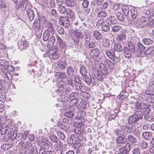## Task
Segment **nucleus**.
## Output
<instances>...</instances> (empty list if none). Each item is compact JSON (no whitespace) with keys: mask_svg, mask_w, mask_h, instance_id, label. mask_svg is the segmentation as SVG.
Returning a JSON list of instances; mask_svg holds the SVG:
<instances>
[{"mask_svg":"<svg viewBox=\"0 0 154 154\" xmlns=\"http://www.w3.org/2000/svg\"><path fill=\"white\" fill-rule=\"evenodd\" d=\"M71 36L75 42V47L78 49L82 48L83 45L82 41H79V39H82L84 35L82 33L81 30L75 29L71 34Z\"/></svg>","mask_w":154,"mask_h":154,"instance_id":"obj_1","label":"nucleus"},{"mask_svg":"<svg viewBox=\"0 0 154 154\" xmlns=\"http://www.w3.org/2000/svg\"><path fill=\"white\" fill-rule=\"evenodd\" d=\"M121 129L124 132L133 133L137 137H139L141 134V132L138 130H136L135 126L132 125H126L125 126H121Z\"/></svg>","mask_w":154,"mask_h":154,"instance_id":"obj_2","label":"nucleus"},{"mask_svg":"<svg viewBox=\"0 0 154 154\" xmlns=\"http://www.w3.org/2000/svg\"><path fill=\"white\" fill-rule=\"evenodd\" d=\"M42 142H39L38 143L39 149L48 150L49 148V146H51L52 145V143L48 138H45L44 137H42Z\"/></svg>","mask_w":154,"mask_h":154,"instance_id":"obj_3","label":"nucleus"},{"mask_svg":"<svg viewBox=\"0 0 154 154\" xmlns=\"http://www.w3.org/2000/svg\"><path fill=\"white\" fill-rule=\"evenodd\" d=\"M80 79L78 75L75 76V78L74 79V86L77 91H81V92L83 90L82 89L84 87V85L80 82Z\"/></svg>","mask_w":154,"mask_h":154,"instance_id":"obj_4","label":"nucleus"},{"mask_svg":"<svg viewBox=\"0 0 154 154\" xmlns=\"http://www.w3.org/2000/svg\"><path fill=\"white\" fill-rule=\"evenodd\" d=\"M69 95L70 104L72 106L77 104L79 102V93L76 92H73Z\"/></svg>","mask_w":154,"mask_h":154,"instance_id":"obj_5","label":"nucleus"},{"mask_svg":"<svg viewBox=\"0 0 154 154\" xmlns=\"http://www.w3.org/2000/svg\"><path fill=\"white\" fill-rule=\"evenodd\" d=\"M100 51L97 48H95L91 50L90 52V57L93 58L95 61L98 62L99 60V55Z\"/></svg>","mask_w":154,"mask_h":154,"instance_id":"obj_6","label":"nucleus"},{"mask_svg":"<svg viewBox=\"0 0 154 154\" xmlns=\"http://www.w3.org/2000/svg\"><path fill=\"white\" fill-rule=\"evenodd\" d=\"M142 119V116L139 117L137 114L133 115L129 117L128 120V123L127 125H132L135 126L138 121L140 119Z\"/></svg>","mask_w":154,"mask_h":154,"instance_id":"obj_7","label":"nucleus"},{"mask_svg":"<svg viewBox=\"0 0 154 154\" xmlns=\"http://www.w3.org/2000/svg\"><path fill=\"white\" fill-rule=\"evenodd\" d=\"M150 106V104L148 103H144L137 102L135 107L138 110L146 109V111L149 110V108Z\"/></svg>","mask_w":154,"mask_h":154,"instance_id":"obj_8","label":"nucleus"},{"mask_svg":"<svg viewBox=\"0 0 154 154\" xmlns=\"http://www.w3.org/2000/svg\"><path fill=\"white\" fill-rule=\"evenodd\" d=\"M17 45L19 48L22 50L28 48L29 46V42L24 37H23L21 40L19 41Z\"/></svg>","mask_w":154,"mask_h":154,"instance_id":"obj_9","label":"nucleus"},{"mask_svg":"<svg viewBox=\"0 0 154 154\" xmlns=\"http://www.w3.org/2000/svg\"><path fill=\"white\" fill-rule=\"evenodd\" d=\"M95 11L97 13V16L100 18H103L106 17L107 16V13L104 9L100 7H97L96 8Z\"/></svg>","mask_w":154,"mask_h":154,"instance_id":"obj_10","label":"nucleus"},{"mask_svg":"<svg viewBox=\"0 0 154 154\" xmlns=\"http://www.w3.org/2000/svg\"><path fill=\"white\" fill-rule=\"evenodd\" d=\"M138 39L139 38L138 37H133L132 38L131 41H130L128 43V46L129 50L132 54L134 53L136 51L135 48V44H136V42H134L133 40H138Z\"/></svg>","mask_w":154,"mask_h":154,"instance_id":"obj_11","label":"nucleus"},{"mask_svg":"<svg viewBox=\"0 0 154 154\" xmlns=\"http://www.w3.org/2000/svg\"><path fill=\"white\" fill-rule=\"evenodd\" d=\"M85 121V119H74V121L75 123V126L79 128H85L86 126L84 123Z\"/></svg>","mask_w":154,"mask_h":154,"instance_id":"obj_12","label":"nucleus"},{"mask_svg":"<svg viewBox=\"0 0 154 154\" xmlns=\"http://www.w3.org/2000/svg\"><path fill=\"white\" fill-rule=\"evenodd\" d=\"M127 132H124L123 133V136L128 141L132 143H135L137 142L136 139L133 135L126 133Z\"/></svg>","mask_w":154,"mask_h":154,"instance_id":"obj_13","label":"nucleus"},{"mask_svg":"<svg viewBox=\"0 0 154 154\" xmlns=\"http://www.w3.org/2000/svg\"><path fill=\"white\" fill-rule=\"evenodd\" d=\"M57 43L60 48L65 50L66 45L64 41H63L58 35H56Z\"/></svg>","mask_w":154,"mask_h":154,"instance_id":"obj_14","label":"nucleus"},{"mask_svg":"<svg viewBox=\"0 0 154 154\" xmlns=\"http://www.w3.org/2000/svg\"><path fill=\"white\" fill-rule=\"evenodd\" d=\"M92 33V37L98 41H100L102 39L103 36L98 31L94 30L93 31Z\"/></svg>","mask_w":154,"mask_h":154,"instance_id":"obj_15","label":"nucleus"},{"mask_svg":"<svg viewBox=\"0 0 154 154\" xmlns=\"http://www.w3.org/2000/svg\"><path fill=\"white\" fill-rule=\"evenodd\" d=\"M66 74L67 76L69 77L74 78L76 75H75V71L74 68L72 66H69L66 68Z\"/></svg>","mask_w":154,"mask_h":154,"instance_id":"obj_16","label":"nucleus"},{"mask_svg":"<svg viewBox=\"0 0 154 154\" xmlns=\"http://www.w3.org/2000/svg\"><path fill=\"white\" fill-rule=\"evenodd\" d=\"M1 74L2 77L4 79V81L5 82H7L9 80H11L12 79V76L8 71L1 72Z\"/></svg>","mask_w":154,"mask_h":154,"instance_id":"obj_17","label":"nucleus"},{"mask_svg":"<svg viewBox=\"0 0 154 154\" xmlns=\"http://www.w3.org/2000/svg\"><path fill=\"white\" fill-rule=\"evenodd\" d=\"M75 109L73 106H70L68 109H66V111L64 113L65 116L67 117L71 118L73 117L74 115V111Z\"/></svg>","mask_w":154,"mask_h":154,"instance_id":"obj_18","label":"nucleus"},{"mask_svg":"<svg viewBox=\"0 0 154 154\" xmlns=\"http://www.w3.org/2000/svg\"><path fill=\"white\" fill-rule=\"evenodd\" d=\"M92 73L94 75L93 76H95L99 81L102 82L103 80V77L100 75L97 69H93L92 70Z\"/></svg>","mask_w":154,"mask_h":154,"instance_id":"obj_19","label":"nucleus"},{"mask_svg":"<svg viewBox=\"0 0 154 154\" xmlns=\"http://www.w3.org/2000/svg\"><path fill=\"white\" fill-rule=\"evenodd\" d=\"M68 18L72 20L75 19V13L73 10L70 8L66 9V13Z\"/></svg>","mask_w":154,"mask_h":154,"instance_id":"obj_20","label":"nucleus"},{"mask_svg":"<svg viewBox=\"0 0 154 154\" xmlns=\"http://www.w3.org/2000/svg\"><path fill=\"white\" fill-rule=\"evenodd\" d=\"M142 137L146 140H151L153 136L152 133L148 131H143L142 133Z\"/></svg>","mask_w":154,"mask_h":154,"instance_id":"obj_21","label":"nucleus"},{"mask_svg":"<svg viewBox=\"0 0 154 154\" xmlns=\"http://www.w3.org/2000/svg\"><path fill=\"white\" fill-rule=\"evenodd\" d=\"M19 145H21V146L23 148L29 149L32 146V143L29 141L25 142L20 141L18 143Z\"/></svg>","mask_w":154,"mask_h":154,"instance_id":"obj_22","label":"nucleus"},{"mask_svg":"<svg viewBox=\"0 0 154 154\" xmlns=\"http://www.w3.org/2000/svg\"><path fill=\"white\" fill-rule=\"evenodd\" d=\"M60 56L59 54L57 53V51H52L49 54V57L52 60H56Z\"/></svg>","mask_w":154,"mask_h":154,"instance_id":"obj_23","label":"nucleus"},{"mask_svg":"<svg viewBox=\"0 0 154 154\" xmlns=\"http://www.w3.org/2000/svg\"><path fill=\"white\" fill-rule=\"evenodd\" d=\"M28 0H20L18 3L15 6V8L17 10H19L22 7L24 8L25 4H26Z\"/></svg>","mask_w":154,"mask_h":154,"instance_id":"obj_24","label":"nucleus"},{"mask_svg":"<svg viewBox=\"0 0 154 154\" xmlns=\"http://www.w3.org/2000/svg\"><path fill=\"white\" fill-rule=\"evenodd\" d=\"M67 66V62L65 60H60L57 62L58 67L62 70L65 69Z\"/></svg>","mask_w":154,"mask_h":154,"instance_id":"obj_25","label":"nucleus"},{"mask_svg":"<svg viewBox=\"0 0 154 154\" xmlns=\"http://www.w3.org/2000/svg\"><path fill=\"white\" fill-rule=\"evenodd\" d=\"M8 129V126L6 124L1 125L0 127V134L2 135H5L7 132Z\"/></svg>","mask_w":154,"mask_h":154,"instance_id":"obj_26","label":"nucleus"},{"mask_svg":"<svg viewBox=\"0 0 154 154\" xmlns=\"http://www.w3.org/2000/svg\"><path fill=\"white\" fill-rule=\"evenodd\" d=\"M116 142L118 145L125 144L126 143V139L122 137L121 136H119L116 139Z\"/></svg>","mask_w":154,"mask_h":154,"instance_id":"obj_27","label":"nucleus"},{"mask_svg":"<svg viewBox=\"0 0 154 154\" xmlns=\"http://www.w3.org/2000/svg\"><path fill=\"white\" fill-rule=\"evenodd\" d=\"M79 72L82 76L88 74V70L85 66L83 65H81L80 66Z\"/></svg>","mask_w":154,"mask_h":154,"instance_id":"obj_28","label":"nucleus"},{"mask_svg":"<svg viewBox=\"0 0 154 154\" xmlns=\"http://www.w3.org/2000/svg\"><path fill=\"white\" fill-rule=\"evenodd\" d=\"M110 40L107 38H104L102 40V44L103 47L109 48L110 45Z\"/></svg>","mask_w":154,"mask_h":154,"instance_id":"obj_29","label":"nucleus"},{"mask_svg":"<svg viewBox=\"0 0 154 154\" xmlns=\"http://www.w3.org/2000/svg\"><path fill=\"white\" fill-rule=\"evenodd\" d=\"M83 81L88 85H90L91 83V78L89 77L87 74L82 76Z\"/></svg>","mask_w":154,"mask_h":154,"instance_id":"obj_30","label":"nucleus"},{"mask_svg":"<svg viewBox=\"0 0 154 154\" xmlns=\"http://www.w3.org/2000/svg\"><path fill=\"white\" fill-rule=\"evenodd\" d=\"M124 55L126 57L130 58L131 57V52L127 47H125L123 48Z\"/></svg>","mask_w":154,"mask_h":154,"instance_id":"obj_31","label":"nucleus"},{"mask_svg":"<svg viewBox=\"0 0 154 154\" xmlns=\"http://www.w3.org/2000/svg\"><path fill=\"white\" fill-rule=\"evenodd\" d=\"M46 25L48 28L47 30H48V32H51V34L53 33L54 30L53 24L51 22L48 21L47 22Z\"/></svg>","mask_w":154,"mask_h":154,"instance_id":"obj_32","label":"nucleus"},{"mask_svg":"<svg viewBox=\"0 0 154 154\" xmlns=\"http://www.w3.org/2000/svg\"><path fill=\"white\" fill-rule=\"evenodd\" d=\"M132 25L133 27L137 28H141L143 27L139 19L138 18L133 23Z\"/></svg>","mask_w":154,"mask_h":154,"instance_id":"obj_33","label":"nucleus"},{"mask_svg":"<svg viewBox=\"0 0 154 154\" xmlns=\"http://www.w3.org/2000/svg\"><path fill=\"white\" fill-rule=\"evenodd\" d=\"M56 41V38L55 36L53 35H51L50 37H49L48 42L47 46H52L53 45L54 43Z\"/></svg>","mask_w":154,"mask_h":154,"instance_id":"obj_34","label":"nucleus"},{"mask_svg":"<svg viewBox=\"0 0 154 154\" xmlns=\"http://www.w3.org/2000/svg\"><path fill=\"white\" fill-rule=\"evenodd\" d=\"M76 127V128L75 129V133L77 135V136L79 137V136H81V134L84 132V128L82 127L81 128L78 127Z\"/></svg>","mask_w":154,"mask_h":154,"instance_id":"obj_35","label":"nucleus"},{"mask_svg":"<svg viewBox=\"0 0 154 154\" xmlns=\"http://www.w3.org/2000/svg\"><path fill=\"white\" fill-rule=\"evenodd\" d=\"M62 147H63V143L60 141H59V142L56 143L54 146V149L56 151H60L61 150V146Z\"/></svg>","mask_w":154,"mask_h":154,"instance_id":"obj_36","label":"nucleus"},{"mask_svg":"<svg viewBox=\"0 0 154 154\" xmlns=\"http://www.w3.org/2000/svg\"><path fill=\"white\" fill-rule=\"evenodd\" d=\"M142 42L145 45H149L153 43V41L150 38H144L143 39Z\"/></svg>","mask_w":154,"mask_h":154,"instance_id":"obj_37","label":"nucleus"},{"mask_svg":"<svg viewBox=\"0 0 154 154\" xmlns=\"http://www.w3.org/2000/svg\"><path fill=\"white\" fill-rule=\"evenodd\" d=\"M105 53L108 57L112 60L113 61L115 60V58L113 57V52L111 51V50H106L105 51Z\"/></svg>","mask_w":154,"mask_h":154,"instance_id":"obj_38","label":"nucleus"},{"mask_svg":"<svg viewBox=\"0 0 154 154\" xmlns=\"http://www.w3.org/2000/svg\"><path fill=\"white\" fill-rule=\"evenodd\" d=\"M114 48L115 51H117L119 52H122L123 48L122 45L119 43L115 44Z\"/></svg>","mask_w":154,"mask_h":154,"instance_id":"obj_39","label":"nucleus"},{"mask_svg":"<svg viewBox=\"0 0 154 154\" xmlns=\"http://www.w3.org/2000/svg\"><path fill=\"white\" fill-rule=\"evenodd\" d=\"M27 15V17L30 21H32L34 18V13L32 10H29L26 12Z\"/></svg>","mask_w":154,"mask_h":154,"instance_id":"obj_40","label":"nucleus"},{"mask_svg":"<svg viewBox=\"0 0 154 154\" xmlns=\"http://www.w3.org/2000/svg\"><path fill=\"white\" fill-rule=\"evenodd\" d=\"M79 105L83 109H85L89 106L88 102L85 100H82L79 103Z\"/></svg>","mask_w":154,"mask_h":154,"instance_id":"obj_41","label":"nucleus"},{"mask_svg":"<svg viewBox=\"0 0 154 154\" xmlns=\"http://www.w3.org/2000/svg\"><path fill=\"white\" fill-rule=\"evenodd\" d=\"M55 76L59 79H63L66 77V73L64 72H57L56 73Z\"/></svg>","mask_w":154,"mask_h":154,"instance_id":"obj_42","label":"nucleus"},{"mask_svg":"<svg viewBox=\"0 0 154 154\" xmlns=\"http://www.w3.org/2000/svg\"><path fill=\"white\" fill-rule=\"evenodd\" d=\"M66 8L63 6L60 5L57 7V10L58 12L61 14H63L66 12Z\"/></svg>","mask_w":154,"mask_h":154,"instance_id":"obj_43","label":"nucleus"},{"mask_svg":"<svg viewBox=\"0 0 154 154\" xmlns=\"http://www.w3.org/2000/svg\"><path fill=\"white\" fill-rule=\"evenodd\" d=\"M137 46L139 50V52L140 53V54H143V52L144 51L145 47L140 42H137Z\"/></svg>","mask_w":154,"mask_h":154,"instance_id":"obj_44","label":"nucleus"},{"mask_svg":"<svg viewBox=\"0 0 154 154\" xmlns=\"http://www.w3.org/2000/svg\"><path fill=\"white\" fill-rule=\"evenodd\" d=\"M86 113L83 111H80L77 113L76 116L74 119H84V117L86 116Z\"/></svg>","mask_w":154,"mask_h":154,"instance_id":"obj_45","label":"nucleus"},{"mask_svg":"<svg viewBox=\"0 0 154 154\" xmlns=\"http://www.w3.org/2000/svg\"><path fill=\"white\" fill-rule=\"evenodd\" d=\"M50 33L48 30H45L43 35V39L44 41H47L48 40Z\"/></svg>","mask_w":154,"mask_h":154,"instance_id":"obj_46","label":"nucleus"},{"mask_svg":"<svg viewBox=\"0 0 154 154\" xmlns=\"http://www.w3.org/2000/svg\"><path fill=\"white\" fill-rule=\"evenodd\" d=\"M80 95L85 99H88L91 97L90 94L89 93L83 91L81 92Z\"/></svg>","mask_w":154,"mask_h":154,"instance_id":"obj_47","label":"nucleus"},{"mask_svg":"<svg viewBox=\"0 0 154 154\" xmlns=\"http://www.w3.org/2000/svg\"><path fill=\"white\" fill-rule=\"evenodd\" d=\"M13 144L11 143H5L2 145L1 148L2 150H7L12 147Z\"/></svg>","mask_w":154,"mask_h":154,"instance_id":"obj_48","label":"nucleus"},{"mask_svg":"<svg viewBox=\"0 0 154 154\" xmlns=\"http://www.w3.org/2000/svg\"><path fill=\"white\" fill-rule=\"evenodd\" d=\"M126 38L125 35L124 33H122L118 35L117 37V40L120 42L125 40Z\"/></svg>","mask_w":154,"mask_h":154,"instance_id":"obj_49","label":"nucleus"},{"mask_svg":"<svg viewBox=\"0 0 154 154\" xmlns=\"http://www.w3.org/2000/svg\"><path fill=\"white\" fill-rule=\"evenodd\" d=\"M94 75L92 73V74H90V77L91 78V83L93 85H98V81L96 78L95 77V76H94Z\"/></svg>","mask_w":154,"mask_h":154,"instance_id":"obj_50","label":"nucleus"},{"mask_svg":"<svg viewBox=\"0 0 154 154\" xmlns=\"http://www.w3.org/2000/svg\"><path fill=\"white\" fill-rule=\"evenodd\" d=\"M146 26L149 27H154V20L152 18H149V20L146 23Z\"/></svg>","mask_w":154,"mask_h":154,"instance_id":"obj_51","label":"nucleus"},{"mask_svg":"<svg viewBox=\"0 0 154 154\" xmlns=\"http://www.w3.org/2000/svg\"><path fill=\"white\" fill-rule=\"evenodd\" d=\"M131 17L134 19L137 17V9L135 8H133L131 9Z\"/></svg>","mask_w":154,"mask_h":154,"instance_id":"obj_52","label":"nucleus"},{"mask_svg":"<svg viewBox=\"0 0 154 154\" xmlns=\"http://www.w3.org/2000/svg\"><path fill=\"white\" fill-rule=\"evenodd\" d=\"M109 23L110 24H115L117 23L116 18L113 15H110L109 17Z\"/></svg>","mask_w":154,"mask_h":154,"instance_id":"obj_53","label":"nucleus"},{"mask_svg":"<svg viewBox=\"0 0 154 154\" xmlns=\"http://www.w3.org/2000/svg\"><path fill=\"white\" fill-rule=\"evenodd\" d=\"M65 3L68 6L72 7L75 4V0H66Z\"/></svg>","mask_w":154,"mask_h":154,"instance_id":"obj_54","label":"nucleus"},{"mask_svg":"<svg viewBox=\"0 0 154 154\" xmlns=\"http://www.w3.org/2000/svg\"><path fill=\"white\" fill-rule=\"evenodd\" d=\"M54 152L51 150H45L39 149V154H54Z\"/></svg>","mask_w":154,"mask_h":154,"instance_id":"obj_55","label":"nucleus"},{"mask_svg":"<svg viewBox=\"0 0 154 154\" xmlns=\"http://www.w3.org/2000/svg\"><path fill=\"white\" fill-rule=\"evenodd\" d=\"M122 9L124 14L126 16L128 15L129 12L128 6L127 5L123 6L122 7Z\"/></svg>","mask_w":154,"mask_h":154,"instance_id":"obj_56","label":"nucleus"},{"mask_svg":"<svg viewBox=\"0 0 154 154\" xmlns=\"http://www.w3.org/2000/svg\"><path fill=\"white\" fill-rule=\"evenodd\" d=\"M16 137L15 138L16 141H18L22 139L23 140H24L25 138L24 136H23V135L21 133H18L16 134Z\"/></svg>","mask_w":154,"mask_h":154,"instance_id":"obj_57","label":"nucleus"},{"mask_svg":"<svg viewBox=\"0 0 154 154\" xmlns=\"http://www.w3.org/2000/svg\"><path fill=\"white\" fill-rule=\"evenodd\" d=\"M56 29L57 31L60 35H63L64 32L63 28L60 25H57L56 26Z\"/></svg>","mask_w":154,"mask_h":154,"instance_id":"obj_58","label":"nucleus"},{"mask_svg":"<svg viewBox=\"0 0 154 154\" xmlns=\"http://www.w3.org/2000/svg\"><path fill=\"white\" fill-rule=\"evenodd\" d=\"M116 15L117 19L121 21H124V16L122 13L119 12H117Z\"/></svg>","mask_w":154,"mask_h":154,"instance_id":"obj_59","label":"nucleus"},{"mask_svg":"<svg viewBox=\"0 0 154 154\" xmlns=\"http://www.w3.org/2000/svg\"><path fill=\"white\" fill-rule=\"evenodd\" d=\"M70 22L68 20L67 21H65L64 23H62L61 24L64 27L67 29L71 27V25L70 24Z\"/></svg>","mask_w":154,"mask_h":154,"instance_id":"obj_60","label":"nucleus"},{"mask_svg":"<svg viewBox=\"0 0 154 154\" xmlns=\"http://www.w3.org/2000/svg\"><path fill=\"white\" fill-rule=\"evenodd\" d=\"M58 87L57 92V93L59 95L61 96L60 93H62L64 92V88L63 86V85L59 84L58 86Z\"/></svg>","mask_w":154,"mask_h":154,"instance_id":"obj_61","label":"nucleus"},{"mask_svg":"<svg viewBox=\"0 0 154 154\" xmlns=\"http://www.w3.org/2000/svg\"><path fill=\"white\" fill-rule=\"evenodd\" d=\"M50 15L53 18H56L57 15L56 10L54 9H51L50 11Z\"/></svg>","mask_w":154,"mask_h":154,"instance_id":"obj_62","label":"nucleus"},{"mask_svg":"<svg viewBox=\"0 0 154 154\" xmlns=\"http://www.w3.org/2000/svg\"><path fill=\"white\" fill-rule=\"evenodd\" d=\"M122 29V27L119 25H114L112 28V30L115 32H116Z\"/></svg>","mask_w":154,"mask_h":154,"instance_id":"obj_63","label":"nucleus"},{"mask_svg":"<svg viewBox=\"0 0 154 154\" xmlns=\"http://www.w3.org/2000/svg\"><path fill=\"white\" fill-rule=\"evenodd\" d=\"M57 134L59 138L61 140H64L65 137V136L64 133L60 131H57Z\"/></svg>","mask_w":154,"mask_h":154,"instance_id":"obj_64","label":"nucleus"}]
</instances>
